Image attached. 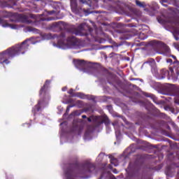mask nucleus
<instances>
[{
  "instance_id": "13",
  "label": "nucleus",
  "mask_w": 179,
  "mask_h": 179,
  "mask_svg": "<svg viewBox=\"0 0 179 179\" xmlns=\"http://www.w3.org/2000/svg\"><path fill=\"white\" fill-rule=\"evenodd\" d=\"M93 122H95V125L97 127H100L103 124L102 120H99V117L98 116L94 117Z\"/></svg>"
},
{
  "instance_id": "7",
  "label": "nucleus",
  "mask_w": 179,
  "mask_h": 179,
  "mask_svg": "<svg viewBox=\"0 0 179 179\" xmlns=\"http://www.w3.org/2000/svg\"><path fill=\"white\" fill-rule=\"evenodd\" d=\"M85 26H86V24L85 23L80 24L78 27V31L75 32V34L76 36H87V32L83 33V30H85Z\"/></svg>"
},
{
  "instance_id": "12",
  "label": "nucleus",
  "mask_w": 179,
  "mask_h": 179,
  "mask_svg": "<svg viewBox=\"0 0 179 179\" xmlns=\"http://www.w3.org/2000/svg\"><path fill=\"white\" fill-rule=\"evenodd\" d=\"M109 159H110V163L113 164L115 167L118 166V160L114 157L113 155H109Z\"/></svg>"
},
{
  "instance_id": "20",
  "label": "nucleus",
  "mask_w": 179,
  "mask_h": 179,
  "mask_svg": "<svg viewBox=\"0 0 179 179\" xmlns=\"http://www.w3.org/2000/svg\"><path fill=\"white\" fill-rule=\"evenodd\" d=\"M76 107H78V108H82V107H83V101H80V100L76 101Z\"/></svg>"
},
{
  "instance_id": "39",
  "label": "nucleus",
  "mask_w": 179,
  "mask_h": 179,
  "mask_svg": "<svg viewBox=\"0 0 179 179\" xmlns=\"http://www.w3.org/2000/svg\"><path fill=\"white\" fill-rule=\"evenodd\" d=\"M172 58H173V59H175L174 62H176V61H178V60H177V57L174 55H172Z\"/></svg>"
},
{
  "instance_id": "16",
  "label": "nucleus",
  "mask_w": 179,
  "mask_h": 179,
  "mask_svg": "<svg viewBox=\"0 0 179 179\" xmlns=\"http://www.w3.org/2000/svg\"><path fill=\"white\" fill-rule=\"evenodd\" d=\"M82 129H83V128L79 127L78 123H76L75 121L73 122V131H79V132H80Z\"/></svg>"
},
{
  "instance_id": "19",
  "label": "nucleus",
  "mask_w": 179,
  "mask_h": 179,
  "mask_svg": "<svg viewBox=\"0 0 179 179\" xmlns=\"http://www.w3.org/2000/svg\"><path fill=\"white\" fill-rule=\"evenodd\" d=\"M138 38L140 40H146V38H148V35L146 34L141 32L138 34Z\"/></svg>"
},
{
  "instance_id": "36",
  "label": "nucleus",
  "mask_w": 179,
  "mask_h": 179,
  "mask_svg": "<svg viewBox=\"0 0 179 179\" xmlns=\"http://www.w3.org/2000/svg\"><path fill=\"white\" fill-rule=\"evenodd\" d=\"M166 62L169 63V64H171V62H173V59H166Z\"/></svg>"
},
{
  "instance_id": "22",
  "label": "nucleus",
  "mask_w": 179,
  "mask_h": 179,
  "mask_svg": "<svg viewBox=\"0 0 179 179\" xmlns=\"http://www.w3.org/2000/svg\"><path fill=\"white\" fill-rule=\"evenodd\" d=\"M27 30L28 31H32L33 33H37V31H38L37 29L32 27H28Z\"/></svg>"
},
{
  "instance_id": "23",
  "label": "nucleus",
  "mask_w": 179,
  "mask_h": 179,
  "mask_svg": "<svg viewBox=\"0 0 179 179\" xmlns=\"http://www.w3.org/2000/svg\"><path fill=\"white\" fill-rule=\"evenodd\" d=\"M75 90L73 89H70L68 92L69 94H71V97H76V93H74Z\"/></svg>"
},
{
  "instance_id": "8",
  "label": "nucleus",
  "mask_w": 179,
  "mask_h": 179,
  "mask_svg": "<svg viewBox=\"0 0 179 179\" xmlns=\"http://www.w3.org/2000/svg\"><path fill=\"white\" fill-rule=\"evenodd\" d=\"M145 162V158L142 155H138L135 162L134 164L135 166H142Z\"/></svg>"
},
{
  "instance_id": "26",
  "label": "nucleus",
  "mask_w": 179,
  "mask_h": 179,
  "mask_svg": "<svg viewBox=\"0 0 179 179\" xmlns=\"http://www.w3.org/2000/svg\"><path fill=\"white\" fill-rule=\"evenodd\" d=\"M72 114L76 116H79L80 115V114H82V112H80V110H76Z\"/></svg>"
},
{
  "instance_id": "38",
  "label": "nucleus",
  "mask_w": 179,
  "mask_h": 179,
  "mask_svg": "<svg viewBox=\"0 0 179 179\" xmlns=\"http://www.w3.org/2000/svg\"><path fill=\"white\" fill-rule=\"evenodd\" d=\"M88 31L90 33H92V31H93V29L92 27H88Z\"/></svg>"
},
{
  "instance_id": "41",
  "label": "nucleus",
  "mask_w": 179,
  "mask_h": 179,
  "mask_svg": "<svg viewBox=\"0 0 179 179\" xmlns=\"http://www.w3.org/2000/svg\"><path fill=\"white\" fill-rule=\"evenodd\" d=\"M82 118H83V119L87 118V116H86L85 115H82Z\"/></svg>"
},
{
  "instance_id": "35",
  "label": "nucleus",
  "mask_w": 179,
  "mask_h": 179,
  "mask_svg": "<svg viewBox=\"0 0 179 179\" xmlns=\"http://www.w3.org/2000/svg\"><path fill=\"white\" fill-rule=\"evenodd\" d=\"M113 173H114L115 174H118V171H117V169H114L113 170Z\"/></svg>"
},
{
  "instance_id": "51",
  "label": "nucleus",
  "mask_w": 179,
  "mask_h": 179,
  "mask_svg": "<svg viewBox=\"0 0 179 179\" xmlns=\"http://www.w3.org/2000/svg\"><path fill=\"white\" fill-rule=\"evenodd\" d=\"M155 6H157V5L155 3Z\"/></svg>"
},
{
  "instance_id": "15",
  "label": "nucleus",
  "mask_w": 179,
  "mask_h": 179,
  "mask_svg": "<svg viewBox=\"0 0 179 179\" xmlns=\"http://www.w3.org/2000/svg\"><path fill=\"white\" fill-rule=\"evenodd\" d=\"M102 124H105L106 127H108V125H110V119H108V117L107 116L102 117Z\"/></svg>"
},
{
  "instance_id": "17",
  "label": "nucleus",
  "mask_w": 179,
  "mask_h": 179,
  "mask_svg": "<svg viewBox=\"0 0 179 179\" xmlns=\"http://www.w3.org/2000/svg\"><path fill=\"white\" fill-rule=\"evenodd\" d=\"M136 5L139 8H146V4L145 2H141L139 0H136Z\"/></svg>"
},
{
  "instance_id": "43",
  "label": "nucleus",
  "mask_w": 179,
  "mask_h": 179,
  "mask_svg": "<svg viewBox=\"0 0 179 179\" xmlns=\"http://www.w3.org/2000/svg\"><path fill=\"white\" fill-rule=\"evenodd\" d=\"M62 91H63V92H65V88H62Z\"/></svg>"
},
{
  "instance_id": "40",
  "label": "nucleus",
  "mask_w": 179,
  "mask_h": 179,
  "mask_svg": "<svg viewBox=\"0 0 179 179\" xmlns=\"http://www.w3.org/2000/svg\"><path fill=\"white\" fill-rule=\"evenodd\" d=\"M82 3H86V0H79Z\"/></svg>"
},
{
  "instance_id": "9",
  "label": "nucleus",
  "mask_w": 179,
  "mask_h": 179,
  "mask_svg": "<svg viewBox=\"0 0 179 179\" xmlns=\"http://www.w3.org/2000/svg\"><path fill=\"white\" fill-rule=\"evenodd\" d=\"M71 8L73 13L78 14L79 13V12H80L79 8H78V4L76 3V1H72L71 2Z\"/></svg>"
},
{
  "instance_id": "11",
  "label": "nucleus",
  "mask_w": 179,
  "mask_h": 179,
  "mask_svg": "<svg viewBox=\"0 0 179 179\" xmlns=\"http://www.w3.org/2000/svg\"><path fill=\"white\" fill-rule=\"evenodd\" d=\"M164 90L168 92L169 93H173V92H174V88L171 84H166L164 85Z\"/></svg>"
},
{
  "instance_id": "10",
  "label": "nucleus",
  "mask_w": 179,
  "mask_h": 179,
  "mask_svg": "<svg viewBox=\"0 0 179 179\" xmlns=\"http://www.w3.org/2000/svg\"><path fill=\"white\" fill-rule=\"evenodd\" d=\"M18 18L20 22H22V23H27L29 22V17L26 15L20 14L18 15Z\"/></svg>"
},
{
  "instance_id": "37",
  "label": "nucleus",
  "mask_w": 179,
  "mask_h": 179,
  "mask_svg": "<svg viewBox=\"0 0 179 179\" xmlns=\"http://www.w3.org/2000/svg\"><path fill=\"white\" fill-rule=\"evenodd\" d=\"M69 106L70 108H72V107H76V103L73 104V105H69Z\"/></svg>"
},
{
  "instance_id": "30",
  "label": "nucleus",
  "mask_w": 179,
  "mask_h": 179,
  "mask_svg": "<svg viewBox=\"0 0 179 179\" xmlns=\"http://www.w3.org/2000/svg\"><path fill=\"white\" fill-rule=\"evenodd\" d=\"M173 37H174L175 40H176V41H179V37H178V36H177V35H176V34H173Z\"/></svg>"
},
{
  "instance_id": "34",
  "label": "nucleus",
  "mask_w": 179,
  "mask_h": 179,
  "mask_svg": "<svg viewBox=\"0 0 179 179\" xmlns=\"http://www.w3.org/2000/svg\"><path fill=\"white\" fill-rule=\"evenodd\" d=\"M70 110H71V108L68 106L66 109V113H69Z\"/></svg>"
},
{
  "instance_id": "2",
  "label": "nucleus",
  "mask_w": 179,
  "mask_h": 179,
  "mask_svg": "<svg viewBox=\"0 0 179 179\" xmlns=\"http://www.w3.org/2000/svg\"><path fill=\"white\" fill-rule=\"evenodd\" d=\"M50 83L51 81L50 80H46L43 86L41 88L39 91V96L41 99L38 101V104L32 109V113L34 115H36V113H38V111L41 110V106H43L44 101L50 99V94L47 91L48 90V87H50Z\"/></svg>"
},
{
  "instance_id": "52",
  "label": "nucleus",
  "mask_w": 179,
  "mask_h": 179,
  "mask_svg": "<svg viewBox=\"0 0 179 179\" xmlns=\"http://www.w3.org/2000/svg\"><path fill=\"white\" fill-rule=\"evenodd\" d=\"M108 1H113V0H108Z\"/></svg>"
},
{
  "instance_id": "21",
  "label": "nucleus",
  "mask_w": 179,
  "mask_h": 179,
  "mask_svg": "<svg viewBox=\"0 0 179 179\" xmlns=\"http://www.w3.org/2000/svg\"><path fill=\"white\" fill-rule=\"evenodd\" d=\"M74 96H76V97H79L80 99H86V95L82 92H76Z\"/></svg>"
},
{
  "instance_id": "3",
  "label": "nucleus",
  "mask_w": 179,
  "mask_h": 179,
  "mask_svg": "<svg viewBox=\"0 0 179 179\" xmlns=\"http://www.w3.org/2000/svg\"><path fill=\"white\" fill-rule=\"evenodd\" d=\"M150 45L155 50H160V48H165L166 51L169 52L170 49L167 47L164 43L160 41H151L150 42Z\"/></svg>"
},
{
  "instance_id": "47",
  "label": "nucleus",
  "mask_w": 179,
  "mask_h": 179,
  "mask_svg": "<svg viewBox=\"0 0 179 179\" xmlns=\"http://www.w3.org/2000/svg\"><path fill=\"white\" fill-rule=\"evenodd\" d=\"M95 1V2H97L99 0H94Z\"/></svg>"
},
{
  "instance_id": "27",
  "label": "nucleus",
  "mask_w": 179,
  "mask_h": 179,
  "mask_svg": "<svg viewBox=\"0 0 179 179\" xmlns=\"http://www.w3.org/2000/svg\"><path fill=\"white\" fill-rule=\"evenodd\" d=\"M45 20H47V22H50L51 20H55V17H48L45 19Z\"/></svg>"
},
{
  "instance_id": "31",
  "label": "nucleus",
  "mask_w": 179,
  "mask_h": 179,
  "mask_svg": "<svg viewBox=\"0 0 179 179\" xmlns=\"http://www.w3.org/2000/svg\"><path fill=\"white\" fill-rule=\"evenodd\" d=\"M80 10H83V12H84L85 13H89V10H86L85 8H83V9L80 8Z\"/></svg>"
},
{
  "instance_id": "42",
  "label": "nucleus",
  "mask_w": 179,
  "mask_h": 179,
  "mask_svg": "<svg viewBox=\"0 0 179 179\" xmlns=\"http://www.w3.org/2000/svg\"><path fill=\"white\" fill-rule=\"evenodd\" d=\"M175 103H176V104H179V101H177V99H176V98H175Z\"/></svg>"
},
{
  "instance_id": "5",
  "label": "nucleus",
  "mask_w": 179,
  "mask_h": 179,
  "mask_svg": "<svg viewBox=\"0 0 179 179\" xmlns=\"http://www.w3.org/2000/svg\"><path fill=\"white\" fill-rule=\"evenodd\" d=\"M78 38L73 36H69L66 39V45L68 47H75L78 45Z\"/></svg>"
},
{
  "instance_id": "50",
  "label": "nucleus",
  "mask_w": 179,
  "mask_h": 179,
  "mask_svg": "<svg viewBox=\"0 0 179 179\" xmlns=\"http://www.w3.org/2000/svg\"><path fill=\"white\" fill-rule=\"evenodd\" d=\"M113 179H117V178H115V177H114Z\"/></svg>"
},
{
  "instance_id": "32",
  "label": "nucleus",
  "mask_w": 179,
  "mask_h": 179,
  "mask_svg": "<svg viewBox=\"0 0 179 179\" xmlns=\"http://www.w3.org/2000/svg\"><path fill=\"white\" fill-rule=\"evenodd\" d=\"M88 99H89V100L94 101L96 98H94V96H90V97Z\"/></svg>"
},
{
  "instance_id": "29",
  "label": "nucleus",
  "mask_w": 179,
  "mask_h": 179,
  "mask_svg": "<svg viewBox=\"0 0 179 179\" xmlns=\"http://www.w3.org/2000/svg\"><path fill=\"white\" fill-rule=\"evenodd\" d=\"M94 118L93 116H91V117L87 118L88 122H92V120H94Z\"/></svg>"
},
{
  "instance_id": "46",
  "label": "nucleus",
  "mask_w": 179,
  "mask_h": 179,
  "mask_svg": "<svg viewBox=\"0 0 179 179\" xmlns=\"http://www.w3.org/2000/svg\"><path fill=\"white\" fill-rule=\"evenodd\" d=\"M131 163H129V167H131Z\"/></svg>"
},
{
  "instance_id": "4",
  "label": "nucleus",
  "mask_w": 179,
  "mask_h": 179,
  "mask_svg": "<svg viewBox=\"0 0 179 179\" xmlns=\"http://www.w3.org/2000/svg\"><path fill=\"white\" fill-rule=\"evenodd\" d=\"M160 3L166 8H167L169 5H173V6L179 8V1L178 0H160Z\"/></svg>"
},
{
  "instance_id": "49",
  "label": "nucleus",
  "mask_w": 179,
  "mask_h": 179,
  "mask_svg": "<svg viewBox=\"0 0 179 179\" xmlns=\"http://www.w3.org/2000/svg\"><path fill=\"white\" fill-rule=\"evenodd\" d=\"M178 120H179V116H178Z\"/></svg>"
},
{
  "instance_id": "33",
  "label": "nucleus",
  "mask_w": 179,
  "mask_h": 179,
  "mask_svg": "<svg viewBox=\"0 0 179 179\" xmlns=\"http://www.w3.org/2000/svg\"><path fill=\"white\" fill-rule=\"evenodd\" d=\"M48 15H53V13H55V10H50V11H48Z\"/></svg>"
},
{
  "instance_id": "1",
  "label": "nucleus",
  "mask_w": 179,
  "mask_h": 179,
  "mask_svg": "<svg viewBox=\"0 0 179 179\" xmlns=\"http://www.w3.org/2000/svg\"><path fill=\"white\" fill-rule=\"evenodd\" d=\"M29 41V39H26L20 44H16L14 46L8 48L7 50L0 52V64L2 65H8L10 63L9 59L15 58V57H19V55L25 54L26 51L29 50V44L27 43Z\"/></svg>"
},
{
  "instance_id": "25",
  "label": "nucleus",
  "mask_w": 179,
  "mask_h": 179,
  "mask_svg": "<svg viewBox=\"0 0 179 179\" xmlns=\"http://www.w3.org/2000/svg\"><path fill=\"white\" fill-rule=\"evenodd\" d=\"M145 97H150L153 100V101H156V96L152 94H145Z\"/></svg>"
},
{
  "instance_id": "18",
  "label": "nucleus",
  "mask_w": 179,
  "mask_h": 179,
  "mask_svg": "<svg viewBox=\"0 0 179 179\" xmlns=\"http://www.w3.org/2000/svg\"><path fill=\"white\" fill-rule=\"evenodd\" d=\"M131 38V36H129L128 34L124 33L120 37V40H128Z\"/></svg>"
},
{
  "instance_id": "14",
  "label": "nucleus",
  "mask_w": 179,
  "mask_h": 179,
  "mask_svg": "<svg viewBox=\"0 0 179 179\" xmlns=\"http://www.w3.org/2000/svg\"><path fill=\"white\" fill-rule=\"evenodd\" d=\"M145 64H148L150 66H153L156 64V61H155L154 59L150 58L148 59L145 62H144L143 65H145Z\"/></svg>"
},
{
  "instance_id": "24",
  "label": "nucleus",
  "mask_w": 179,
  "mask_h": 179,
  "mask_svg": "<svg viewBox=\"0 0 179 179\" xmlns=\"http://www.w3.org/2000/svg\"><path fill=\"white\" fill-rule=\"evenodd\" d=\"M90 129H93V127L89 126L87 127V131L85 133V136L89 135V134H90V132H92V130H90Z\"/></svg>"
},
{
  "instance_id": "45",
  "label": "nucleus",
  "mask_w": 179,
  "mask_h": 179,
  "mask_svg": "<svg viewBox=\"0 0 179 179\" xmlns=\"http://www.w3.org/2000/svg\"><path fill=\"white\" fill-rule=\"evenodd\" d=\"M132 86H133V87H136V85H133Z\"/></svg>"
},
{
  "instance_id": "6",
  "label": "nucleus",
  "mask_w": 179,
  "mask_h": 179,
  "mask_svg": "<svg viewBox=\"0 0 179 179\" xmlns=\"http://www.w3.org/2000/svg\"><path fill=\"white\" fill-rule=\"evenodd\" d=\"M76 68L78 69H83L86 68L87 63L85 60L76 59L73 61Z\"/></svg>"
},
{
  "instance_id": "48",
  "label": "nucleus",
  "mask_w": 179,
  "mask_h": 179,
  "mask_svg": "<svg viewBox=\"0 0 179 179\" xmlns=\"http://www.w3.org/2000/svg\"><path fill=\"white\" fill-rule=\"evenodd\" d=\"M133 80H136V79L134 78Z\"/></svg>"
},
{
  "instance_id": "44",
  "label": "nucleus",
  "mask_w": 179,
  "mask_h": 179,
  "mask_svg": "<svg viewBox=\"0 0 179 179\" xmlns=\"http://www.w3.org/2000/svg\"><path fill=\"white\" fill-rule=\"evenodd\" d=\"M69 103H72V99H70Z\"/></svg>"
},
{
  "instance_id": "28",
  "label": "nucleus",
  "mask_w": 179,
  "mask_h": 179,
  "mask_svg": "<svg viewBox=\"0 0 179 179\" xmlns=\"http://www.w3.org/2000/svg\"><path fill=\"white\" fill-rule=\"evenodd\" d=\"M58 38H65V33H62L59 36Z\"/></svg>"
}]
</instances>
